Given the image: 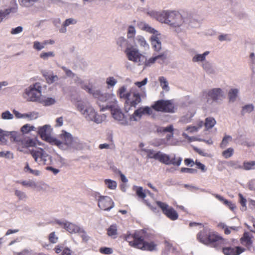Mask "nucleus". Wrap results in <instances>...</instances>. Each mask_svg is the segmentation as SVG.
<instances>
[{"label": "nucleus", "instance_id": "a19ab883", "mask_svg": "<svg viewBox=\"0 0 255 255\" xmlns=\"http://www.w3.org/2000/svg\"><path fill=\"white\" fill-rule=\"evenodd\" d=\"M13 113L14 114L15 117L17 119L28 118L32 119L33 115V114L32 113L29 114H21L15 110H13Z\"/></svg>", "mask_w": 255, "mask_h": 255}, {"label": "nucleus", "instance_id": "0eeeda50", "mask_svg": "<svg viewBox=\"0 0 255 255\" xmlns=\"http://www.w3.org/2000/svg\"><path fill=\"white\" fill-rule=\"evenodd\" d=\"M41 94V85L40 83L36 82L25 89L23 97L28 101L39 102Z\"/></svg>", "mask_w": 255, "mask_h": 255}, {"label": "nucleus", "instance_id": "7c9ffc66", "mask_svg": "<svg viewBox=\"0 0 255 255\" xmlns=\"http://www.w3.org/2000/svg\"><path fill=\"white\" fill-rule=\"evenodd\" d=\"M144 151V154L141 153L142 156L146 155L148 158H153L157 160L158 155V151H156L152 149H143Z\"/></svg>", "mask_w": 255, "mask_h": 255}, {"label": "nucleus", "instance_id": "f257e3e1", "mask_svg": "<svg viewBox=\"0 0 255 255\" xmlns=\"http://www.w3.org/2000/svg\"><path fill=\"white\" fill-rule=\"evenodd\" d=\"M60 140L56 139L54 145L59 149L71 152L81 150L84 147L83 143L77 137L72 135L69 132L62 131L59 135Z\"/></svg>", "mask_w": 255, "mask_h": 255}, {"label": "nucleus", "instance_id": "5701e85b", "mask_svg": "<svg viewBox=\"0 0 255 255\" xmlns=\"http://www.w3.org/2000/svg\"><path fill=\"white\" fill-rule=\"evenodd\" d=\"M157 245L154 242H144V240L139 242L137 244V248L142 250H146L150 252L156 251Z\"/></svg>", "mask_w": 255, "mask_h": 255}, {"label": "nucleus", "instance_id": "39448f33", "mask_svg": "<svg viewBox=\"0 0 255 255\" xmlns=\"http://www.w3.org/2000/svg\"><path fill=\"white\" fill-rule=\"evenodd\" d=\"M225 97V91L220 88L206 90L202 93V100L209 105L214 102L220 103Z\"/></svg>", "mask_w": 255, "mask_h": 255}, {"label": "nucleus", "instance_id": "4be33fe9", "mask_svg": "<svg viewBox=\"0 0 255 255\" xmlns=\"http://www.w3.org/2000/svg\"><path fill=\"white\" fill-rule=\"evenodd\" d=\"M160 39L161 34L160 33L156 35H152L150 37L152 47L156 52H159L161 49L162 44Z\"/></svg>", "mask_w": 255, "mask_h": 255}, {"label": "nucleus", "instance_id": "09e8293b", "mask_svg": "<svg viewBox=\"0 0 255 255\" xmlns=\"http://www.w3.org/2000/svg\"><path fill=\"white\" fill-rule=\"evenodd\" d=\"M202 67L208 73L212 74L214 73V70L212 64L209 61L206 60L204 61L202 63Z\"/></svg>", "mask_w": 255, "mask_h": 255}, {"label": "nucleus", "instance_id": "a211bd4d", "mask_svg": "<svg viewBox=\"0 0 255 255\" xmlns=\"http://www.w3.org/2000/svg\"><path fill=\"white\" fill-rule=\"evenodd\" d=\"M17 10L18 6L16 3L12 6L3 9H0V23L8 19L10 17V14L17 12Z\"/></svg>", "mask_w": 255, "mask_h": 255}, {"label": "nucleus", "instance_id": "8fccbe9b", "mask_svg": "<svg viewBox=\"0 0 255 255\" xmlns=\"http://www.w3.org/2000/svg\"><path fill=\"white\" fill-rule=\"evenodd\" d=\"M117 93L120 98L124 99L125 100L128 95V92H127V87L125 86L120 88Z\"/></svg>", "mask_w": 255, "mask_h": 255}, {"label": "nucleus", "instance_id": "f8f14e48", "mask_svg": "<svg viewBox=\"0 0 255 255\" xmlns=\"http://www.w3.org/2000/svg\"><path fill=\"white\" fill-rule=\"evenodd\" d=\"M146 232L144 230L136 231L133 234H127L125 236V240L129 243L130 246L137 248V244L140 241L144 240Z\"/></svg>", "mask_w": 255, "mask_h": 255}, {"label": "nucleus", "instance_id": "393cba45", "mask_svg": "<svg viewBox=\"0 0 255 255\" xmlns=\"http://www.w3.org/2000/svg\"><path fill=\"white\" fill-rule=\"evenodd\" d=\"M186 30L190 28H197L199 26L198 21L194 18L191 14H186Z\"/></svg>", "mask_w": 255, "mask_h": 255}, {"label": "nucleus", "instance_id": "c85d7f7f", "mask_svg": "<svg viewBox=\"0 0 255 255\" xmlns=\"http://www.w3.org/2000/svg\"><path fill=\"white\" fill-rule=\"evenodd\" d=\"M65 229L70 233L84 232L79 226L69 222H67L65 225Z\"/></svg>", "mask_w": 255, "mask_h": 255}, {"label": "nucleus", "instance_id": "ea45409f", "mask_svg": "<svg viewBox=\"0 0 255 255\" xmlns=\"http://www.w3.org/2000/svg\"><path fill=\"white\" fill-rule=\"evenodd\" d=\"M158 80L162 89L166 92H168L170 90V88L167 79L164 77L161 76L159 78Z\"/></svg>", "mask_w": 255, "mask_h": 255}, {"label": "nucleus", "instance_id": "79ce46f5", "mask_svg": "<svg viewBox=\"0 0 255 255\" xmlns=\"http://www.w3.org/2000/svg\"><path fill=\"white\" fill-rule=\"evenodd\" d=\"M43 75L48 84H52L59 80V78L57 75L51 74H44Z\"/></svg>", "mask_w": 255, "mask_h": 255}, {"label": "nucleus", "instance_id": "0e129e2a", "mask_svg": "<svg viewBox=\"0 0 255 255\" xmlns=\"http://www.w3.org/2000/svg\"><path fill=\"white\" fill-rule=\"evenodd\" d=\"M136 193L139 198L144 199L146 197V193L145 192V191H143V188L141 187H137Z\"/></svg>", "mask_w": 255, "mask_h": 255}, {"label": "nucleus", "instance_id": "4c0bfd02", "mask_svg": "<svg viewBox=\"0 0 255 255\" xmlns=\"http://www.w3.org/2000/svg\"><path fill=\"white\" fill-rule=\"evenodd\" d=\"M142 116L143 114L142 113L141 110H140L139 108L134 111L133 114L130 116L129 119L130 121H138Z\"/></svg>", "mask_w": 255, "mask_h": 255}, {"label": "nucleus", "instance_id": "cd10ccee", "mask_svg": "<svg viewBox=\"0 0 255 255\" xmlns=\"http://www.w3.org/2000/svg\"><path fill=\"white\" fill-rule=\"evenodd\" d=\"M170 11H158L156 19L159 22L168 24V20H169L168 17H169Z\"/></svg>", "mask_w": 255, "mask_h": 255}, {"label": "nucleus", "instance_id": "37998d69", "mask_svg": "<svg viewBox=\"0 0 255 255\" xmlns=\"http://www.w3.org/2000/svg\"><path fill=\"white\" fill-rule=\"evenodd\" d=\"M39 0H18L19 4L23 7H29Z\"/></svg>", "mask_w": 255, "mask_h": 255}, {"label": "nucleus", "instance_id": "a878e982", "mask_svg": "<svg viewBox=\"0 0 255 255\" xmlns=\"http://www.w3.org/2000/svg\"><path fill=\"white\" fill-rule=\"evenodd\" d=\"M166 58V56L164 53H161L156 56H154L150 58L148 60H147L145 57V61L143 63V65H144L145 67H149L154 64L157 60L160 59L163 61Z\"/></svg>", "mask_w": 255, "mask_h": 255}, {"label": "nucleus", "instance_id": "680f3d73", "mask_svg": "<svg viewBox=\"0 0 255 255\" xmlns=\"http://www.w3.org/2000/svg\"><path fill=\"white\" fill-rule=\"evenodd\" d=\"M117 82V79L113 77H109L106 79V83L109 86L111 87L115 86Z\"/></svg>", "mask_w": 255, "mask_h": 255}, {"label": "nucleus", "instance_id": "603ef678", "mask_svg": "<svg viewBox=\"0 0 255 255\" xmlns=\"http://www.w3.org/2000/svg\"><path fill=\"white\" fill-rule=\"evenodd\" d=\"M227 165L229 167L235 169H242V165L240 164L239 161H230L228 162Z\"/></svg>", "mask_w": 255, "mask_h": 255}, {"label": "nucleus", "instance_id": "13d9d810", "mask_svg": "<svg viewBox=\"0 0 255 255\" xmlns=\"http://www.w3.org/2000/svg\"><path fill=\"white\" fill-rule=\"evenodd\" d=\"M1 119L4 120H9L13 119V115L9 111H6L1 113Z\"/></svg>", "mask_w": 255, "mask_h": 255}, {"label": "nucleus", "instance_id": "4468645a", "mask_svg": "<svg viewBox=\"0 0 255 255\" xmlns=\"http://www.w3.org/2000/svg\"><path fill=\"white\" fill-rule=\"evenodd\" d=\"M156 204L161 209L162 212L170 220H176L178 219V213L172 207L160 201H157Z\"/></svg>", "mask_w": 255, "mask_h": 255}, {"label": "nucleus", "instance_id": "aec40b11", "mask_svg": "<svg viewBox=\"0 0 255 255\" xmlns=\"http://www.w3.org/2000/svg\"><path fill=\"white\" fill-rule=\"evenodd\" d=\"M130 45L134 47H139L141 49L146 50L149 48V44L146 41L145 38L140 35L135 36V38L130 42Z\"/></svg>", "mask_w": 255, "mask_h": 255}, {"label": "nucleus", "instance_id": "7ed1b4c3", "mask_svg": "<svg viewBox=\"0 0 255 255\" xmlns=\"http://www.w3.org/2000/svg\"><path fill=\"white\" fill-rule=\"evenodd\" d=\"M82 88L99 101L107 103V105L105 107L101 108V111L112 108L114 104H115L117 102L116 96L113 94L104 93L99 89L90 87L87 85L83 86Z\"/></svg>", "mask_w": 255, "mask_h": 255}, {"label": "nucleus", "instance_id": "6ab92c4d", "mask_svg": "<svg viewBox=\"0 0 255 255\" xmlns=\"http://www.w3.org/2000/svg\"><path fill=\"white\" fill-rule=\"evenodd\" d=\"M111 109V113L113 118L117 121L121 125L123 126H128V122L124 114L121 110L114 108V105Z\"/></svg>", "mask_w": 255, "mask_h": 255}, {"label": "nucleus", "instance_id": "a18cd8bd", "mask_svg": "<svg viewBox=\"0 0 255 255\" xmlns=\"http://www.w3.org/2000/svg\"><path fill=\"white\" fill-rule=\"evenodd\" d=\"M48 40H45L43 42L35 41L33 42V47L34 49L40 51L43 49L46 45L48 44Z\"/></svg>", "mask_w": 255, "mask_h": 255}, {"label": "nucleus", "instance_id": "2f4dec72", "mask_svg": "<svg viewBox=\"0 0 255 255\" xmlns=\"http://www.w3.org/2000/svg\"><path fill=\"white\" fill-rule=\"evenodd\" d=\"M18 134H19L18 133ZM18 141H15L17 142L18 144H21L23 147H30L33 146L35 145V141L30 138L24 139L23 140H21L19 135H18Z\"/></svg>", "mask_w": 255, "mask_h": 255}, {"label": "nucleus", "instance_id": "5fc2aeb1", "mask_svg": "<svg viewBox=\"0 0 255 255\" xmlns=\"http://www.w3.org/2000/svg\"><path fill=\"white\" fill-rule=\"evenodd\" d=\"M105 183L108 188L112 190L115 189L117 186L116 182L111 179H106Z\"/></svg>", "mask_w": 255, "mask_h": 255}, {"label": "nucleus", "instance_id": "1a4fd4ad", "mask_svg": "<svg viewBox=\"0 0 255 255\" xmlns=\"http://www.w3.org/2000/svg\"><path fill=\"white\" fill-rule=\"evenodd\" d=\"M28 153L33 158L35 162L39 165L47 164V158L50 160V164H52V157L49 156L46 152L41 148H34L29 149Z\"/></svg>", "mask_w": 255, "mask_h": 255}, {"label": "nucleus", "instance_id": "473e14b6", "mask_svg": "<svg viewBox=\"0 0 255 255\" xmlns=\"http://www.w3.org/2000/svg\"><path fill=\"white\" fill-rule=\"evenodd\" d=\"M209 54V51H206L203 54H196L192 58V61L193 62H200L204 63L206 61V57Z\"/></svg>", "mask_w": 255, "mask_h": 255}, {"label": "nucleus", "instance_id": "c03bdc74", "mask_svg": "<svg viewBox=\"0 0 255 255\" xmlns=\"http://www.w3.org/2000/svg\"><path fill=\"white\" fill-rule=\"evenodd\" d=\"M254 106L252 104H247L242 107L241 114L245 115L246 114H250L254 110Z\"/></svg>", "mask_w": 255, "mask_h": 255}, {"label": "nucleus", "instance_id": "f704fd0d", "mask_svg": "<svg viewBox=\"0 0 255 255\" xmlns=\"http://www.w3.org/2000/svg\"><path fill=\"white\" fill-rule=\"evenodd\" d=\"M170 157V155L158 151V155L157 160L161 163H164L166 165H170V162L169 161Z\"/></svg>", "mask_w": 255, "mask_h": 255}, {"label": "nucleus", "instance_id": "e2e57ef3", "mask_svg": "<svg viewBox=\"0 0 255 255\" xmlns=\"http://www.w3.org/2000/svg\"><path fill=\"white\" fill-rule=\"evenodd\" d=\"M173 127L172 125H169L167 127H160L157 129L159 132H172L173 131Z\"/></svg>", "mask_w": 255, "mask_h": 255}, {"label": "nucleus", "instance_id": "864d4df0", "mask_svg": "<svg viewBox=\"0 0 255 255\" xmlns=\"http://www.w3.org/2000/svg\"><path fill=\"white\" fill-rule=\"evenodd\" d=\"M232 137L231 136L229 135H225L220 144V147L222 148H225L228 145L229 142L232 140Z\"/></svg>", "mask_w": 255, "mask_h": 255}, {"label": "nucleus", "instance_id": "052dcab7", "mask_svg": "<svg viewBox=\"0 0 255 255\" xmlns=\"http://www.w3.org/2000/svg\"><path fill=\"white\" fill-rule=\"evenodd\" d=\"M233 153L234 149L232 147H230L224 151L222 153V155L225 158H229L233 155Z\"/></svg>", "mask_w": 255, "mask_h": 255}, {"label": "nucleus", "instance_id": "e433bc0d", "mask_svg": "<svg viewBox=\"0 0 255 255\" xmlns=\"http://www.w3.org/2000/svg\"><path fill=\"white\" fill-rule=\"evenodd\" d=\"M170 156V159L169 161L170 165L172 164L176 166L180 165L182 161V158L181 157L176 156L175 154H171Z\"/></svg>", "mask_w": 255, "mask_h": 255}, {"label": "nucleus", "instance_id": "6e6d98bb", "mask_svg": "<svg viewBox=\"0 0 255 255\" xmlns=\"http://www.w3.org/2000/svg\"><path fill=\"white\" fill-rule=\"evenodd\" d=\"M18 182L21 184L23 186L26 187L33 188L36 187V183L32 180L18 181Z\"/></svg>", "mask_w": 255, "mask_h": 255}, {"label": "nucleus", "instance_id": "49530a36", "mask_svg": "<svg viewBox=\"0 0 255 255\" xmlns=\"http://www.w3.org/2000/svg\"><path fill=\"white\" fill-rule=\"evenodd\" d=\"M255 161H245L242 165V169L250 170L255 169Z\"/></svg>", "mask_w": 255, "mask_h": 255}, {"label": "nucleus", "instance_id": "4d7b16f0", "mask_svg": "<svg viewBox=\"0 0 255 255\" xmlns=\"http://www.w3.org/2000/svg\"><path fill=\"white\" fill-rule=\"evenodd\" d=\"M15 195L20 200H25L27 198L26 194L21 191L15 190Z\"/></svg>", "mask_w": 255, "mask_h": 255}, {"label": "nucleus", "instance_id": "774afa93", "mask_svg": "<svg viewBox=\"0 0 255 255\" xmlns=\"http://www.w3.org/2000/svg\"><path fill=\"white\" fill-rule=\"evenodd\" d=\"M34 127L30 126L28 124H26L22 126L21 128V131L23 133H27L28 132L34 130Z\"/></svg>", "mask_w": 255, "mask_h": 255}, {"label": "nucleus", "instance_id": "c9c22d12", "mask_svg": "<svg viewBox=\"0 0 255 255\" xmlns=\"http://www.w3.org/2000/svg\"><path fill=\"white\" fill-rule=\"evenodd\" d=\"M239 93V90L237 88L231 89L228 93V97L229 101L232 103H234L236 101L238 94Z\"/></svg>", "mask_w": 255, "mask_h": 255}, {"label": "nucleus", "instance_id": "72a5a7b5", "mask_svg": "<svg viewBox=\"0 0 255 255\" xmlns=\"http://www.w3.org/2000/svg\"><path fill=\"white\" fill-rule=\"evenodd\" d=\"M136 32V29L133 26L129 25L128 26L127 29V38L128 43H130L135 38Z\"/></svg>", "mask_w": 255, "mask_h": 255}, {"label": "nucleus", "instance_id": "20e7f679", "mask_svg": "<svg viewBox=\"0 0 255 255\" xmlns=\"http://www.w3.org/2000/svg\"><path fill=\"white\" fill-rule=\"evenodd\" d=\"M197 240L201 243L214 248H218L219 244L224 243V239L217 235L208 228H204L197 235Z\"/></svg>", "mask_w": 255, "mask_h": 255}, {"label": "nucleus", "instance_id": "423d86ee", "mask_svg": "<svg viewBox=\"0 0 255 255\" xmlns=\"http://www.w3.org/2000/svg\"><path fill=\"white\" fill-rule=\"evenodd\" d=\"M186 14H181L176 11H171L168 17V25L175 28L177 32H184L186 31L187 24L186 23Z\"/></svg>", "mask_w": 255, "mask_h": 255}, {"label": "nucleus", "instance_id": "338daca9", "mask_svg": "<svg viewBox=\"0 0 255 255\" xmlns=\"http://www.w3.org/2000/svg\"><path fill=\"white\" fill-rule=\"evenodd\" d=\"M117 43L121 47L125 46L126 44H131V43H127V40L124 37H119L117 39Z\"/></svg>", "mask_w": 255, "mask_h": 255}, {"label": "nucleus", "instance_id": "de8ad7c7", "mask_svg": "<svg viewBox=\"0 0 255 255\" xmlns=\"http://www.w3.org/2000/svg\"><path fill=\"white\" fill-rule=\"evenodd\" d=\"M216 123V120L213 118L208 117L206 119L204 125L207 129H210L212 128Z\"/></svg>", "mask_w": 255, "mask_h": 255}, {"label": "nucleus", "instance_id": "ddd939ff", "mask_svg": "<svg viewBox=\"0 0 255 255\" xmlns=\"http://www.w3.org/2000/svg\"><path fill=\"white\" fill-rule=\"evenodd\" d=\"M224 241L222 244L218 245V248H215L217 250L222 249V252L225 255H240L241 254L245 252V249L240 247H226L225 246L227 244V241L224 239Z\"/></svg>", "mask_w": 255, "mask_h": 255}, {"label": "nucleus", "instance_id": "2eb2a0df", "mask_svg": "<svg viewBox=\"0 0 255 255\" xmlns=\"http://www.w3.org/2000/svg\"><path fill=\"white\" fill-rule=\"evenodd\" d=\"M51 131V127L47 125L39 127L38 130V134L40 135L42 139L49 142L51 145H54L55 142V140H56L57 138L50 136Z\"/></svg>", "mask_w": 255, "mask_h": 255}, {"label": "nucleus", "instance_id": "58836bf2", "mask_svg": "<svg viewBox=\"0 0 255 255\" xmlns=\"http://www.w3.org/2000/svg\"><path fill=\"white\" fill-rule=\"evenodd\" d=\"M107 234L109 236L115 239L117 236V227L115 225H111L107 229Z\"/></svg>", "mask_w": 255, "mask_h": 255}, {"label": "nucleus", "instance_id": "c756f323", "mask_svg": "<svg viewBox=\"0 0 255 255\" xmlns=\"http://www.w3.org/2000/svg\"><path fill=\"white\" fill-rule=\"evenodd\" d=\"M39 103L44 106H50L56 103V100L53 97H42L40 98Z\"/></svg>", "mask_w": 255, "mask_h": 255}, {"label": "nucleus", "instance_id": "9b49d317", "mask_svg": "<svg viewBox=\"0 0 255 255\" xmlns=\"http://www.w3.org/2000/svg\"><path fill=\"white\" fill-rule=\"evenodd\" d=\"M151 108L158 112L170 113L175 112V108L171 100H158L155 102Z\"/></svg>", "mask_w": 255, "mask_h": 255}, {"label": "nucleus", "instance_id": "b1692460", "mask_svg": "<svg viewBox=\"0 0 255 255\" xmlns=\"http://www.w3.org/2000/svg\"><path fill=\"white\" fill-rule=\"evenodd\" d=\"M139 28L143 31L152 34V35H156L159 32L155 30L154 28L151 27L148 24L144 21H140L138 23Z\"/></svg>", "mask_w": 255, "mask_h": 255}, {"label": "nucleus", "instance_id": "dca6fc26", "mask_svg": "<svg viewBox=\"0 0 255 255\" xmlns=\"http://www.w3.org/2000/svg\"><path fill=\"white\" fill-rule=\"evenodd\" d=\"M11 141H18V133L13 131H8L0 128V142L2 144H5L8 138Z\"/></svg>", "mask_w": 255, "mask_h": 255}, {"label": "nucleus", "instance_id": "f3484780", "mask_svg": "<svg viewBox=\"0 0 255 255\" xmlns=\"http://www.w3.org/2000/svg\"><path fill=\"white\" fill-rule=\"evenodd\" d=\"M99 207L105 211H109L114 207V203L108 196H99L98 199Z\"/></svg>", "mask_w": 255, "mask_h": 255}, {"label": "nucleus", "instance_id": "6e6552de", "mask_svg": "<svg viewBox=\"0 0 255 255\" xmlns=\"http://www.w3.org/2000/svg\"><path fill=\"white\" fill-rule=\"evenodd\" d=\"M125 53L128 59L137 63L138 65H142L145 61V56L140 53L139 50L133 45L128 44Z\"/></svg>", "mask_w": 255, "mask_h": 255}, {"label": "nucleus", "instance_id": "412c9836", "mask_svg": "<svg viewBox=\"0 0 255 255\" xmlns=\"http://www.w3.org/2000/svg\"><path fill=\"white\" fill-rule=\"evenodd\" d=\"M240 241L242 245L246 246L249 251L251 252L255 251V249L253 245L252 237L248 233H244L243 237L241 238Z\"/></svg>", "mask_w": 255, "mask_h": 255}, {"label": "nucleus", "instance_id": "69168bd1", "mask_svg": "<svg viewBox=\"0 0 255 255\" xmlns=\"http://www.w3.org/2000/svg\"><path fill=\"white\" fill-rule=\"evenodd\" d=\"M239 197H240V203L242 205V208H241V210L242 211H246V209H247V207H246V199L243 197V196L242 195V194H239Z\"/></svg>", "mask_w": 255, "mask_h": 255}, {"label": "nucleus", "instance_id": "bf43d9fd", "mask_svg": "<svg viewBox=\"0 0 255 255\" xmlns=\"http://www.w3.org/2000/svg\"><path fill=\"white\" fill-rule=\"evenodd\" d=\"M55 155V160L60 164V165L63 166L66 164V159L62 157L60 154L56 153Z\"/></svg>", "mask_w": 255, "mask_h": 255}, {"label": "nucleus", "instance_id": "f03ea898", "mask_svg": "<svg viewBox=\"0 0 255 255\" xmlns=\"http://www.w3.org/2000/svg\"><path fill=\"white\" fill-rule=\"evenodd\" d=\"M77 110L87 121L96 124L101 123L105 116L99 115L92 105L87 101H78L76 104Z\"/></svg>", "mask_w": 255, "mask_h": 255}, {"label": "nucleus", "instance_id": "3c124183", "mask_svg": "<svg viewBox=\"0 0 255 255\" xmlns=\"http://www.w3.org/2000/svg\"><path fill=\"white\" fill-rule=\"evenodd\" d=\"M55 56V53L53 51H49V52H41L40 55L39 57L41 59H42L44 60H47L49 58H52Z\"/></svg>", "mask_w": 255, "mask_h": 255}, {"label": "nucleus", "instance_id": "9d476101", "mask_svg": "<svg viewBox=\"0 0 255 255\" xmlns=\"http://www.w3.org/2000/svg\"><path fill=\"white\" fill-rule=\"evenodd\" d=\"M125 100V110L126 112L131 110L132 108H135L141 102L140 93L132 88L128 92V95Z\"/></svg>", "mask_w": 255, "mask_h": 255}, {"label": "nucleus", "instance_id": "bb28decb", "mask_svg": "<svg viewBox=\"0 0 255 255\" xmlns=\"http://www.w3.org/2000/svg\"><path fill=\"white\" fill-rule=\"evenodd\" d=\"M77 23V20L74 18L66 19L63 23L61 27L59 29V32L62 33H65L67 32V26L71 25H75Z\"/></svg>", "mask_w": 255, "mask_h": 255}]
</instances>
